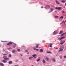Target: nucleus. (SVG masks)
I'll return each mask as SVG.
<instances>
[{
    "label": "nucleus",
    "instance_id": "f257e3e1",
    "mask_svg": "<svg viewBox=\"0 0 66 66\" xmlns=\"http://www.w3.org/2000/svg\"><path fill=\"white\" fill-rule=\"evenodd\" d=\"M62 9V7H56L55 8V9L57 10V9H58V10H61Z\"/></svg>",
    "mask_w": 66,
    "mask_h": 66
},
{
    "label": "nucleus",
    "instance_id": "f03ea898",
    "mask_svg": "<svg viewBox=\"0 0 66 66\" xmlns=\"http://www.w3.org/2000/svg\"><path fill=\"white\" fill-rule=\"evenodd\" d=\"M65 37H61V38L59 37L58 38V39L59 40H61V39H64V38H65Z\"/></svg>",
    "mask_w": 66,
    "mask_h": 66
},
{
    "label": "nucleus",
    "instance_id": "7ed1b4c3",
    "mask_svg": "<svg viewBox=\"0 0 66 66\" xmlns=\"http://www.w3.org/2000/svg\"><path fill=\"white\" fill-rule=\"evenodd\" d=\"M56 3L57 4H60V3L57 0H55Z\"/></svg>",
    "mask_w": 66,
    "mask_h": 66
},
{
    "label": "nucleus",
    "instance_id": "20e7f679",
    "mask_svg": "<svg viewBox=\"0 0 66 66\" xmlns=\"http://www.w3.org/2000/svg\"><path fill=\"white\" fill-rule=\"evenodd\" d=\"M53 34L54 35H56V34H57V32L55 31L53 32Z\"/></svg>",
    "mask_w": 66,
    "mask_h": 66
},
{
    "label": "nucleus",
    "instance_id": "39448f33",
    "mask_svg": "<svg viewBox=\"0 0 66 66\" xmlns=\"http://www.w3.org/2000/svg\"><path fill=\"white\" fill-rule=\"evenodd\" d=\"M12 44H14V43L12 42H9L8 43L7 45H11Z\"/></svg>",
    "mask_w": 66,
    "mask_h": 66
},
{
    "label": "nucleus",
    "instance_id": "423d86ee",
    "mask_svg": "<svg viewBox=\"0 0 66 66\" xmlns=\"http://www.w3.org/2000/svg\"><path fill=\"white\" fill-rule=\"evenodd\" d=\"M65 41L64 40L62 43H60V45H63L64 43H65Z\"/></svg>",
    "mask_w": 66,
    "mask_h": 66
},
{
    "label": "nucleus",
    "instance_id": "0eeeda50",
    "mask_svg": "<svg viewBox=\"0 0 66 66\" xmlns=\"http://www.w3.org/2000/svg\"><path fill=\"white\" fill-rule=\"evenodd\" d=\"M36 55L35 54L34 55H32L33 57L34 58V59H36V57H35V56Z\"/></svg>",
    "mask_w": 66,
    "mask_h": 66
},
{
    "label": "nucleus",
    "instance_id": "6e6552de",
    "mask_svg": "<svg viewBox=\"0 0 66 66\" xmlns=\"http://www.w3.org/2000/svg\"><path fill=\"white\" fill-rule=\"evenodd\" d=\"M63 49L62 48H60V50L59 51L60 52V51H63Z\"/></svg>",
    "mask_w": 66,
    "mask_h": 66
},
{
    "label": "nucleus",
    "instance_id": "1a4fd4ad",
    "mask_svg": "<svg viewBox=\"0 0 66 66\" xmlns=\"http://www.w3.org/2000/svg\"><path fill=\"white\" fill-rule=\"evenodd\" d=\"M62 33H63V31L62 30L60 31V32L59 33V34H62Z\"/></svg>",
    "mask_w": 66,
    "mask_h": 66
},
{
    "label": "nucleus",
    "instance_id": "9d476101",
    "mask_svg": "<svg viewBox=\"0 0 66 66\" xmlns=\"http://www.w3.org/2000/svg\"><path fill=\"white\" fill-rule=\"evenodd\" d=\"M39 45V44H37L36 45V48H38V46Z\"/></svg>",
    "mask_w": 66,
    "mask_h": 66
},
{
    "label": "nucleus",
    "instance_id": "9b49d317",
    "mask_svg": "<svg viewBox=\"0 0 66 66\" xmlns=\"http://www.w3.org/2000/svg\"><path fill=\"white\" fill-rule=\"evenodd\" d=\"M52 60L53 62H55V59L53 58H52Z\"/></svg>",
    "mask_w": 66,
    "mask_h": 66
},
{
    "label": "nucleus",
    "instance_id": "f8f14e48",
    "mask_svg": "<svg viewBox=\"0 0 66 66\" xmlns=\"http://www.w3.org/2000/svg\"><path fill=\"white\" fill-rule=\"evenodd\" d=\"M2 62H3V63H6L7 61L6 60H3L2 61Z\"/></svg>",
    "mask_w": 66,
    "mask_h": 66
},
{
    "label": "nucleus",
    "instance_id": "ddd939ff",
    "mask_svg": "<svg viewBox=\"0 0 66 66\" xmlns=\"http://www.w3.org/2000/svg\"><path fill=\"white\" fill-rule=\"evenodd\" d=\"M40 52H43V50L42 49H41L40 50Z\"/></svg>",
    "mask_w": 66,
    "mask_h": 66
},
{
    "label": "nucleus",
    "instance_id": "4468645a",
    "mask_svg": "<svg viewBox=\"0 0 66 66\" xmlns=\"http://www.w3.org/2000/svg\"><path fill=\"white\" fill-rule=\"evenodd\" d=\"M6 57H7V56H6L5 55L4 56H3V58H4V60H5V58H6Z\"/></svg>",
    "mask_w": 66,
    "mask_h": 66
},
{
    "label": "nucleus",
    "instance_id": "2eb2a0df",
    "mask_svg": "<svg viewBox=\"0 0 66 66\" xmlns=\"http://www.w3.org/2000/svg\"><path fill=\"white\" fill-rule=\"evenodd\" d=\"M33 57L31 56L29 57V60H31V59H33Z\"/></svg>",
    "mask_w": 66,
    "mask_h": 66
},
{
    "label": "nucleus",
    "instance_id": "dca6fc26",
    "mask_svg": "<svg viewBox=\"0 0 66 66\" xmlns=\"http://www.w3.org/2000/svg\"><path fill=\"white\" fill-rule=\"evenodd\" d=\"M42 62L43 63H46V61L44 60V59H43L42 60Z\"/></svg>",
    "mask_w": 66,
    "mask_h": 66
},
{
    "label": "nucleus",
    "instance_id": "f3484780",
    "mask_svg": "<svg viewBox=\"0 0 66 66\" xmlns=\"http://www.w3.org/2000/svg\"><path fill=\"white\" fill-rule=\"evenodd\" d=\"M15 52L16 51L14 50H13L12 51V53H15Z\"/></svg>",
    "mask_w": 66,
    "mask_h": 66
},
{
    "label": "nucleus",
    "instance_id": "a211bd4d",
    "mask_svg": "<svg viewBox=\"0 0 66 66\" xmlns=\"http://www.w3.org/2000/svg\"><path fill=\"white\" fill-rule=\"evenodd\" d=\"M9 63V64H11L12 63V61H10Z\"/></svg>",
    "mask_w": 66,
    "mask_h": 66
},
{
    "label": "nucleus",
    "instance_id": "6ab92c4d",
    "mask_svg": "<svg viewBox=\"0 0 66 66\" xmlns=\"http://www.w3.org/2000/svg\"><path fill=\"white\" fill-rule=\"evenodd\" d=\"M0 65H1V66H4V64L2 63H0Z\"/></svg>",
    "mask_w": 66,
    "mask_h": 66
},
{
    "label": "nucleus",
    "instance_id": "aec40b11",
    "mask_svg": "<svg viewBox=\"0 0 66 66\" xmlns=\"http://www.w3.org/2000/svg\"><path fill=\"white\" fill-rule=\"evenodd\" d=\"M5 60H7V61H9V59L8 58H6L5 59Z\"/></svg>",
    "mask_w": 66,
    "mask_h": 66
},
{
    "label": "nucleus",
    "instance_id": "412c9836",
    "mask_svg": "<svg viewBox=\"0 0 66 66\" xmlns=\"http://www.w3.org/2000/svg\"><path fill=\"white\" fill-rule=\"evenodd\" d=\"M66 2V1L64 0H63L61 1L62 3H64V2Z\"/></svg>",
    "mask_w": 66,
    "mask_h": 66
},
{
    "label": "nucleus",
    "instance_id": "4be33fe9",
    "mask_svg": "<svg viewBox=\"0 0 66 66\" xmlns=\"http://www.w3.org/2000/svg\"><path fill=\"white\" fill-rule=\"evenodd\" d=\"M54 17H55V18H58V16H57L56 15V16H54Z\"/></svg>",
    "mask_w": 66,
    "mask_h": 66
},
{
    "label": "nucleus",
    "instance_id": "5701e85b",
    "mask_svg": "<svg viewBox=\"0 0 66 66\" xmlns=\"http://www.w3.org/2000/svg\"><path fill=\"white\" fill-rule=\"evenodd\" d=\"M40 59H39L37 60H36V61H37V62H39V61H40Z\"/></svg>",
    "mask_w": 66,
    "mask_h": 66
},
{
    "label": "nucleus",
    "instance_id": "b1692460",
    "mask_svg": "<svg viewBox=\"0 0 66 66\" xmlns=\"http://www.w3.org/2000/svg\"><path fill=\"white\" fill-rule=\"evenodd\" d=\"M52 44H51L50 45V47H52Z\"/></svg>",
    "mask_w": 66,
    "mask_h": 66
},
{
    "label": "nucleus",
    "instance_id": "393cba45",
    "mask_svg": "<svg viewBox=\"0 0 66 66\" xmlns=\"http://www.w3.org/2000/svg\"><path fill=\"white\" fill-rule=\"evenodd\" d=\"M47 53H51V52H50V51L47 52Z\"/></svg>",
    "mask_w": 66,
    "mask_h": 66
},
{
    "label": "nucleus",
    "instance_id": "a878e982",
    "mask_svg": "<svg viewBox=\"0 0 66 66\" xmlns=\"http://www.w3.org/2000/svg\"><path fill=\"white\" fill-rule=\"evenodd\" d=\"M63 18H64V17L63 16H62L60 17V18H62V19H63Z\"/></svg>",
    "mask_w": 66,
    "mask_h": 66
},
{
    "label": "nucleus",
    "instance_id": "bb28decb",
    "mask_svg": "<svg viewBox=\"0 0 66 66\" xmlns=\"http://www.w3.org/2000/svg\"><path fill=\"white\" fill-rule=\"evenodd\" d=\"M3 55H4V56H6V55H7V54H3Z\"/></svg>",
    "mask_w": 66,
    "mask_h": 66
},
{
    "label": "nucleus",
    "instance_id": "cd10ccee",
    "mask_svg": "<svg viewBox=\"0 0 66 66\" xmlns=\"http://www.w3.org/2000/svg\"><path fill=\"white\" fill-rule=\"evenodd\" d=\"M46 59L47 61H49V59L48 57L46 58Z\"/></svg>",
    "mask_w": 66,
    "mask_h": 66
},
{
    "label": "nucleus",
    "instance_id": "c85d7f7f",
    "mask_svg": "<svg viewBox=\"0 0 66 66\" xmlns=\"http://www.w3.org/2000/svg\"><path fill=\"white\" fill-rule=\"evenodd\" d=\"M19 52V51H20V49H18L17 50Z\"/></svg>",
    "mask_w": 66,
    "mask_h": 66
},
{
    "label": "nucleus",
    "instance_id": "c756f323",
    "mask_svg": "<svg viewBox=\"0 0 66 66\" xmlns=\"http://www.w3.org/2000/svg\"><path fill=\"white\" fill-rule=\"evenodd\" d=\"M64 35V34H62V35H61V36H63Z\"/></svg>",
    "mask_w": 66,
    "mask_h": 66
},
{
    "label": "nucleus",
    "instance_id": "7c9ffc66",
    "mask_svg": "<svg viewBox=\"0 0 66 66\" xmlns=\"http://www.w3.org/2000/svg\"><path fill=\"white\" fill-rule=\"evenodd\" d=\"M13 44H14V46H16L17 45H16V44H15V43H13Z\"/></svg>",
    "mask_w": 66,
    "mask_h": 66
},
{
    "label": "nucleus",
    "instance_id": "2f4dec72",
    "mask_svg": "<svg viewBox=\"0 0 66 66\" xmlns=\"http://www.w3.org/2000/svg\"><path fill=\"white\" fill-rule=\"evenodd\" d=\"M52 11H53V10L50 11L49 12V13H50V12H52Z\"/></svg>",
    "mask_w": 66,
    "mask_h": 66
},
{
    "label": "nucleus",
    "instance_id": "473e14b6",
    "mask_svg": "<svg viewBox=\"0 0 66 66\" xmlns=\"http://www.w3.org/2000/svg\"><path fill=\"white\" fill-rule=\"evenodd\" d=\"M62 23H63V22H62L61 23H60V25H61V24H62Z\"/></svg>",
    "mask_w": 66,
    "mask_h": 66
},
{
    "label": "nucleus",
    "instance_id": "72a5a7b5",
    "mask_svg": "<svg viewBox=\"0 0 66 66\" xmlns=\"http://www.w3.org/2000/svg\"><path fill=\"white\" fill-rule=\"evenodd\" d=\"M25 51H26V52H28V51L27 50H26Z\"/></svg>",
    "mask_w": 66,
    "mask_h": 66
},
{
    "label": "nucleus",
    "instance_id": "f704fd0d",
    "mask_svg": "<svg viewBox=\"0 0 66 66\" xmlns=\"http://www.w3.org/2000/svg\"><path fill=\"white\" fill-rule=\"evenodd\" d=\"M9 57H11V54L9 55Z\"/></svg>",
    "mask_w": 66,
    "mask_h": 66
},
{
    "label": "nucleus",
    "instance_id": "c9c22d12",
    "mask_svg": "<svg viewBox=\"0 0 66 66\" xmlns=\"http://www.w3.org/2000/svg\"><path fill=\"white\" fill-rule=\"evenodd\" d=\"M60 57L61 59H62V56H61Z\"/></svg>",
    "mask_w": 66,
    "mask_h": 66
},
{
    "label": "nucleus",
    "instance_id": "e433bc0d",
    "mask_svg": "<svg viewBox=\"0 0 66 66\" xmlns=\"http://www.w3.org/2000/svg\"><path fill=\"white\" fill-rule=\"evenodd\" d=\"M50 10L52 11V10H53V9L51 8Z\"/></svg>",
    "mask_w": 66,
    "mask_h": 66
},
{
    "label": "nucleus",
    "instance_id": "4c0bfd02",
    "mask_svg": "<svg viewBox=\"0 0 66 66\" xmlns=\"http://www.w3.org/2000/svg\"><path fill=\"white\" fill-rule=\"evenodd\" d=\"M64 56V58H66V56Z\"/></svg>",
    "mask_w": 66,
    "mask_h": 66
},
{
    "label": "nucleus",
    "instance_id": "58836bf2",
    "mask_svg": "<svg viewBox=\"0 0 66 66\" xmlns=\"http://www.w3.org/2000/svg\"><path fill=\"white\" fill-rule=\"evenodd\" d=\"M63 34L64 35V34H66V32H64V33H63Z\"/></svg>",
    "mask_w": 66,
    "mask_h": 66
},
{
    "label": "nucleus",
    "instance_id": "ea45409f",
    "mask_svg": "<svg viewBox=\"0 0 66 66\" xmlns=\"http://www.w3.org/2000/svg\"><path fill=\"white\" fill-rule=\"evenodd\" d=\"M34 50H36V48H34Z\"/></svg>",
    "mask_w": 66,
    "mask_h": 66
},
{
    "label": "nucleus",
    "instance_id": "a19ab883",
    "mask_svg": "<svg viewBox=\"0 0 66 66\" xmlns=\"http://www.w3.org/2000/svg\"><path fill=\"white\" fill-rule=\"evenodd\" d=\"M62 12L63 13H65V12H64V11H62Z\"/></svg>",
    "mask_w": 66,
    "mask_h": 66
},
{
    "label": "nucleus",
    "instance_id": "79ce46f5",
    "mask_svg": "<svg viewBox=\"0 0 66 66\" xmlns=\"http://www.w3.org/2000/svg\"><path fill=\"white\" fill-rule=\"evenodd\" d=\"M36 50L37 51H38V49H36Z\"/></svg>",
    "mask_w": 66,
    "mask_h": 66
},
{
    "label": "nucleus",
    "instance_id": "37998d69",
    "mask_svg": "<svg viewBox=\"0 0 66 66\" xmlns=\"http://www.w3.org/2000/svg\"><path fill=\"white\" fill-rule=\"evenodd\" d=\"M51 7H54V6H53V5H51Z\"/></svg>",
    "mask_w": 66,
    "mask_h": 66
},
{
    "label": "nucleus",
    "instance_id": "c03bdc74",
    "mask_svg": "<svg viewBox=\"0 0 66 66\" xmlns=\"http://www.w3.org/2000/svg\"><path fill=\"white\" fill-rule=\"evenodd\" d=\"M15 47H16V46H13V48H15Z\"/></svg>",
    "mask_w": 66,
    "mask_h": 66
},
{
    "label": "nucleus",
    "instance_id": "a18cd8bd",
    "mask_svg": "<svg viewBox=\"0 0 66 66\" xmlns=\"http://www.w3.org/2000/svg\"><path fill=\"white\" fill-rule=\"evenodd\" d=\"M43 7H42V6L41 7V8H43Z\"/></svg>",
    "mask_w": 66,
    "mask_h": 66
},
{
    "label": "nucleus",
    "instance_id": "49530a36",
    "mask_svg": "<svg viewBox=\"0 0 66 66\" xmlns=\"http://www.w3.org/2000/svg\"><path fill=\"white\" fill-rule=\"evenodd\" d=\"M62 22H65V21H63Z\"/></svg>",
    "mask_w": 66,
    "mask_h": 66
},
{
    "label": "nucleus",
    "instance_id": "de8ad7c7",
    "mask_svg": "<svg viewBox=\"0 0 66 66\" xmlns=\"http://www.w3.org/2000/svg\"><path fill=\"white\" fill-rule=\"evenodd\" d=\"M56 49H58V47H56Z\"/></svg>",
    "mask_w": 66,
    "mask_h": 66
},
{
    "label": "nucleus",
    "instance_id": "09e8293b",
    "mask_svg": "<svg viewBox=\"0 0 66 66\" xmlns=\"http://www.w3.org/2000/svg\"><path fill=\"white\" fill-rule=\"evenodd\" d=\"M64 48V46L62 47V48Z\"/></svg>",
    "mask_w": 66,
    "mask_h": 66
},
{
    "label": "nucleus",
    "instance_id": "8fccbe9b",
    "mask_svg": "<svg viewBox=\"0 0 66 66\" xmlns=\"http://www.w3.org/2000/svg\"><path fill=\"white\" fill-rule=\"evenodd\" d=\"M20 55L21 56H22V54H20Z\"/></svg>",
    "mask_w": 66,
    "mask_h": 66
},
{
    "label": "nucleus",
    "instance_id": "3c124183",
    "mask_svg": "<svg viewBox=\"0 0 66 66\" xmlns=\"http://www.w3.org/2000/svg\"><path fill=\"white\" fill-rule=\"evenodd\" d=\"M29 54V53H27V54Z\"/></svg>",
    "mask_w": 66,
    "mask_h": 66
},
{
    "label": "nucleus",
    "instance_id": "603ef678",
    "mask_svg": "<svg viewBox=\"0 0 66 66\" xmlns=\"http://www.w3.org/2000/svg\"><path fill=\"white\" fill-rule=\"evenodd\" d=\"M55 12H56L57 13V11H55Z\"/></svg>",
    "mask_w": 66,
    "mask_h": 66
},
{
    "label": "nucleus",
    "instance_id": "864d4df0",
    "mask_svg": "<svg viewBox=\"0 0 66 66\" xmlns=\"http://www.w3.org/2000/svg\"><path fill=\"white\" fill-rule=\"evenodd\" d=\"M2 42H5V41H4V42H2Z\"/></svg>",
    "mask_w": 66,
    "mask_h": 66
},
{
    "label": "nucleus",
    "instance_id": "5fc2aeb1",
    "mask_svg": "<svg viewBox=\"0 0 66 66\" xmlns=\"http://www.w3.org/2000/svg\"><path fill=\"white\" fill-rule=\"evenodd\" d=\"M18 66V65H15V66Z\"/></svg>",
    "mask_w": 66,
    "mask_h": 66
},
{
    "label": "nucleus",
    "instance_id": "6e6d98bb",
    "mask_svg": "<svg viewBox=\"0 0 66 66\" xmlns=\"http://www.w3.org/2000/svg\"><path fill=\"white\" fill-rule=\"evenodd\" d=\"M65 6H66V3L65 4Z\"/></svg>",
    "mask_w": 66,
    "mask_h": 66
},
{
    "label": "nucleus",
    "instance_id": "4d7b16f0",
    "mask_svg": "<svg viewBox=\"0 0 66 66\" xmlns=\"http://www.w3.org/2000/svg\"><path fill=\"white\" fill-rule=\"evenodd\" d=\"M8 49H10V48H9Z\"/></svg>",
    "mask_w": 66,
    "mask_h": 66
},
{
    "label": "nucleus",
    "instance_id": "13d9d810",
    "mask_svg": "<svg viewBox=\"0 0 66 66\" xmlns=\"http://www.w3.org/2000/svg\"><path fill=\"white\" fill-rule=\"evenodd\" d=\"M65 22H64V23H65Z\"/></svg>",
    "mask_w": 66,
    "mask_h": 66
},
{
    "label": "nucleus",
    "instance_id": "bf43d9fd",
    "mask_svg": "<svg viewBox=\"0 0 66 66\" xmlns=\"http://www.w3.org/2000/svg\"><path fill=\"white\" fill-rule=\"evenodd\" d=\"M48 7H50V6H48Z\"/></svg>",
    "mask_w": 66,
    "mask_h": 66
},
{
    "label": "nucleus",
    "instance_id": "052dcab7",
    "mask_svg": "<svg viewBox=\"0 0 66 66\" xmlns=\"http://www.w3.org/2000/svg\"><path fill=\"white\" fill-rule=\"evenodd\" d=\"M61 42H62V40L61 41Z\"/></svg>",
    "mask_w": 66,
    "mask_h": 66
},
{
    "label": "nucleus",
    "instance_id": "680f3d73",
    "mask_svg": "<svg viewBox=\"0 0 66 66\" xmlns=\"http://www.w3.org/2000/svg\"><path fill=\"white\" fill-rule=\"evenodd\" d=\"M45 7V8H46V7Z\"/></svg>",
    "mask_w": 66,
    "mask_h": 66
},
{
    "label": "nucleus",
    "instance_id": "e2e57ef3",
    "mask_svg": "<svg viewBox=\"0 0 66 66\" xmlns=\"http://www.w3.org/2000/svg\"><path fill=\"white\" fill-rule=\"evenodd\" d=\"M35 44V45H36V44Z\"/></svg>",
    "mask_w": 66,
    "mask_h": 66
},
{
    "label": "nucleus",
    "instance_id": "0e129e2a",
    "mask_svg": "<svg viewBox=\"0 0 66 66\" xmlns=\"http://www.w3.org/2000/svg\"><path fill=\"white\" fill-rule=\"evenodd\" d=\"M0 47H1V46H0Z\"/></svg>",
    "mask_w": 66,
    "mask_h": 66
},
{
    "label": "nucleus",
    "instance_id": "69168bd1",
    "mask_svg": "<svg viewBox=\"0 0 66 66\" xmlns=\"http://www.w3.org/2000/svg\"><path fill=\"white\" fill-rule=\"evenodd\" d=\"M64 7L65 8V7Z\"/></svg>",
    "mask_w": 66,
    "mask_h": 66
}]
</instances>
